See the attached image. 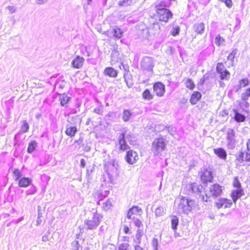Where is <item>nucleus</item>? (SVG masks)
<instances>
[{"label":"nucleus","instance_id":"obj_1","mask_svg":"<svg viewBox=\"0 0 250 250\" xmlns=\"http://www.w3.org/2000/svg\"><path fill=\"white\" fill-rule=\"evenodd\" d=\"M164 0H161L155 4V13L153 17H155L159 22L167 23L169 20L173 18V13L170 9L167 8Z\"/></svg>","mask_w":250,"mask_h":250},{"label":"nucleus","instance_id":"obj_2","mask_svg":"<svg viewBox=\"0 0 250 250\" xmlns=\"http://www.w3.org/2000/svg\"><path fill=\"white\" fill-rule=\"evenodd\" d=\"M231 185L233 188L236 189L231 190L230 197L233 202L236 203L238 199L245 195V192L242 188L240 179L238 176H235L233 178Z\"/></svg>","mask_w":250,"mask_h":250},{"label":"nucleus","instance_id":"obj_3","mask_svg":"<svg viewBox=\"0 0 250 250\" xmlns=\"http://www.w3.org/2000/svg\"><path fill=\"white\" fill-rule=\"evenodd\" d=\"M197 204L194 200L188 199L186 197L182 196L179 201L178 208L183 213L188 214L196 207Z\"/></svg>","mask_w":250,"mask_h":250},{"label":"nucleus","instance_id":"obj_4","mask_svg":"<svg viewBox=\"0 0 250 250\" xmlns=\"http://www.w3.org/2000/svg\"><path fill=\"white\" fill-rule=\"evenodd\" d=\"M167 142L168 141L162 136L155 138L151 145V150L154 155H157L164 151L166 148Z\"/></svg>","mask_w":250,"mask_h":250},{"label":"nucleus","instance_id":"obj_5","mask_svg":"<svg viewBox=\"0 0 250 250\" xmlns=\"http://www.w3.org/2000/svg\"><path fill=\"white\" fill-rule=\"evenodd\" d=\"M224 189V187L218 184L215 183L212 185L208 191L206 193L205 201H207L210 198H216L220 196L222 194Z\"/></svg>","mask_w":250,"mask_h":250},{"label":"nucleus","instance_id":"obj_6","mask_svg":"<svg viewBox=\"0 0 250 250\" xmlns=\"http://www.w3.org/2000/svg\"><path fill=\"white\" fill-rule=\"evenodd\" d=\"M235 161L243 166H250V153L246 151H240L236 156Z\"/></svg>","mask_w":250,"mask_h":250},{"label":"nucleus","instance_id":"obj_7","mask_svg":"<svg viewBox=\"0 0 250 250\" xmlns=\"http://www.w3.org/2000/svg\"><path fill=\"white\" fill-rule=\"evenodd\" d=\"M216 72L219 75V77L221 80H229L230 76V73L226 69L223 62H218L217 63Z\"/></svg>","mask_w":250,"mask_h":250},{"label":"nucleus","instance_id":"obj_8","mask_svg":"<svg viewBox=\"0 0 250 250\" xmlns=\"http://www.w3.org/2000/svg\"><path fill=\"white\" fill-rule=\"evenodd\" d=\"M102 216L97 214L95 213L91 220L86 221L85 224L87 225L88 229H93L97 228L101 222Z\"/></svg>","mask_w":250,"mask_h":250},{"label":"nucleus","instance_id":"obj_9","mask_svg":"<svg viewBox=\"0 0 250 250\" xmlns=\"http://www.w3.org/2000/svg\"><path fill=\"white\" fill-rule=\"evenodd\" d=\"M139 159L137 152L133 150L130 149L126 152L125 160L130 165H133L137 163Z\"/></svg>","mask_w":250,"mask_h":250},{"label":"nucleus","instance_id":"obj_10","mask_svg":"<svg viewBox=\"0 0 250 250\" xmlns=\"http://www.w3.org/2000/svg\"><path fill=\"white\" fill-rule=\"evenodd\" d=\"M200 178L204 183H211L213 180L212 171L206 168L200 172Z\"/></svg>","mask_w":250,"mask_h":250},{"label":"nucleus","instance_id":"obj_11","mask_svg":"<svg viewBox=\"0 0 250 250\" xmlns=\"http://www.w3.org/2000/svg\"><path fill=\"white\" fill-rule=\"evenodd\" d=\"M153 90L155 95L157 97H163L165 93V86L161 82H155L153 84Z\"/></svg>","mask_w":250,"mask_h":250},{"label":"nucleus","instance_id":"obj_12","mask_svg":"<svg viewBox=\"0 0 250 250\" xmlns=\"http://www.w3.org/2000/svg\"><path fill=\"white\" fill-rule=\"evenodd\" d=\"M215 205L218 209L230 208L232 205V201L226 198H221L215 202Z\"/></svg>","mask_w":250,"mask_h":250},{"label":"nucleus","instance_id":"obj_13","mask_svg":"<svg viewBox=\"0 0 250 250\" xmlns=\"http://www.w3.org/2000/svg\"><path fill=\"white\" fill-rule=\"evenodd\" d=\"M126 132H122L120 134L118 139L119 149L121 151H125L129 148V146L125 141Z\"/></svg>","mask_w":250,"mask_h":250},{"label":"nucleus","instance_id":"obj_14","mask_svg":"<svg viewBox=\"0 0 250 250\" xmlns=\"http://www.w3.org/2000/svg\"><path fill=\"white\" fill-rule=\"evenodd\" d=\"M142 209L138 206H134L127 211L126 217L128 219H134L138 215H140Z\"/></svg>","mask_w":250,"mask_h":250},{"label":"nucleus","instance_id":"obj_15","mask_svg":"<svg viewBox=\"0 0 250 250\" xmlns=\"http://www.w3.org/2000/svg\"><path fill=\"white\" fill-rule=\"evenodd\" d=\"M84 62V59L80 56H77L72 62V65L73 67L79 69L82 67Z\"/></svg>","mask_w":250,"mask_h":250},{"label":"nucleus","instance_id":"obj_16","mask_svg":"<svg viewBox=\"0 0 250 250\" xmlns=\"http://www.w3.org/2000/svg\"><path fill=\"white\" fill-rule=\"evenodd\" d=\"M104 75L111 78H116L118 76V71L112 67H106L104 70Z\"/></svg>","mask_w":250,"mask_h":250},{"label":"nucleus","instance_id":"obj_17","mask_svg":"<svg viewBox=\"0 0 250 250\" xmlns=\"http://www.w3.org/2000/svg\"><path fill=\"white\" fill-rule=\"evenodd\" d=\"M59 100L62 106L67 107L71 100V97L68 96L66 94L63 93L60 95Z\"/></svg>","mask_w":250,"mask_h":250},{"label":"nucleus","instance_id":"obj_18","mask_svg":"<svg viewBox=\"0 0 250 250\" xmlns=\"http://www.w3.org/2000/svg\"><path fill=\"white\" fill-rule=\"evenodd\" d=\"M202 94L200 92L195 91H194L190 96L189 101L191 104H196L201 99Z\"/></svg>","mask_w":250,"mask_h":250},{"label":"nucleus","instance_id":"obj_19","mask_svg":"<svg viewBox=\"0 0 250 250\" xmlns=\"http://www.w3.org/2000/svg\"><path fill=\"white\" fill-rule=\"evenodd\" d=\"M143 66L147 70H152L154 64L150 57H146L142 62Z\"/></svg>","mask_w":250,"mask_h":250},{"label":"nucleus","instance_id":"obj_20","mask_svg":"<svg viewBox=\"0 0 250 250\" xmlns=\"http://www.w3.org/2000/svg\"><path fill=\"white\" fill-rule=\"evenodd\" d=\"M214 153L221 159L226 160L227 154L226 150L221 147L216 148L213 149Z\"/></svg>","mask_w":250,"mask_h":250},{"label":"nucleus","instance_id":"obj_21","mask_svg":"<svg viewBox=\"0 0 250 250\" xmlns=\"http://www.w3.org/2000/svg\"><path fill=\"white\" fill-rule=\"evenodd\" d=\"M112 33L115 38L119 39L123 37L124 31L121 28L115 26L112 30Z\"/></svg>","mask_w":250,"mask_h":250},{"label":"nucleus","instance_id":"obj_22","mask_svg":"<svg viewBox=\"0 0 250 250\" xmlns=\"http://www.w3.org/2000/svg\"><path fill=\"white\" fill-rule=\"evenodd\" d=\"M32 180L28 177L21 178L18 181V185L21 188H26L31 184Z\"/></svg>","mask_w":250,"mask_h":250},{"label":"nucleus","instance_id":"obj_23","mask_svg":"<svg viewBox=\"0 0 250 250\" xmlns=\"http://www.w3.org/2000/svg\"><path fill=\"white\" fill-rule=\"evenodd\" d=\"M205 29V23L203 22H198L193 25L194 31L198 34H202Z\"/></svg>","mask_w":250,"mask_h":250},{"label":"nucleus","instance_id":"obj_24","mask_svg":"<svg viewBox=\"0 0 250 250\" xmlns=\"http://www.w3.org/2000/svg\"><path fill=\"white\" fill-rule=\"evenodd\" d=\"M77 132V128L75 126H68L66 128L65 133L66 135L73 137L76 135Z\"/></svg>","mask_w":250,"mask_h":250},{"label":"nucleus","instance_id":"obj_25","mask_svg":"<svg viewBox=\"0 0 250 250\" xmlns=\"http://www.w3.org/2000/svg\"><path fill=\"white\" fill-rule=\"evenodd\" d=\"M137 0H120L118 2L120 7L130 6L137 2Z\"/></svg>","mask_w":250,"mask_h":250},{"label":"nucleus","instance_id":"obj_26","mask_svg":"<svg viewBox=\"0 0 250 250\" xmlns=\"http://www.w3.org/2000/svg\"><path fill=\"white\" fill-rule=\"evenodd\" d=\"M202 186L196 183H193L190 184V190L194 193H201L202 189Z\"/></svg>","mask_w":250,"mask_h":250},{"label":"nucleus","instance_id":"obj_27","mask_svg":"<svg viewBox=\"0 0 250 250\" xmlns=\"http://www.w3.org/2000/svg\"><path fill=\"white\" fill-rule=\"evenodd\" d=\"M185 85L188 89L193 90L195 87V84L193 81L190 78H187L185 80Z\"/></svg>","mask_w":250,"mask_h":250},{"label":"nucleus","instance_id":"obj_28","mask_svg":"<svg viewBox=\"0 0 250 250\" xmlns=\"http://www.w3.org/2000/svg\"><path fill=\"white\" fill-rule=\"evenodd\" d=\"M143 98L145 100H151L153 99L154 96L148 89H146L142 94Z\"/></svg>","mask_w":250,"mask_h":250},{"label":"nucleus","instance_id":"obj_29","mask_svg":"<svg viewBox=\"0 0 250 250\" xmlns=\"http://www.w3.org/2000/svg\"><path fill=\"white\" fill-rule=\"evenodd\" d=\"M29 129V125L27 121L23 120L21 121V125L20 126V131L21 133L27 132Z\"/></svg>","mask_w":250,"mask_h":250},{"label":"nucleus","instance_id":"obj_30","mask_svg":"<svg viewBox=\"0 0 250 250\" xmlns=\"http://www.w3.org/2000/svg\"><path fill=\"white\" fill-rule=\"evenodd\" d=\"M37 146V143L36 141H31L28 144V146L27 147V152L29 153H31L32 152H33L35 150Z\"/></svg>","mask_w":250,"mask_h":250},{"label":"nucleus","instance_id":"obj_31","mask_svg":"<svg viewBox=\"0 0 250 250\" xmlns=\"http://www.w3.org/2000/svg\"><path fill=\"white\" fill-rule=\"evenodd\" d=\"M235 115L234 117V119L237 122H243L245 121L246 118L245 116L239 113H238L237 110H234Z\"/></svg>","mask_w":250,"mask_h":250},{"label":"nucleus","instance_id":"obj_32","mask_svg":"<svg viewBox=\"0 0 250 250\" xmlns=\"http://www.w3.org/2000/svg\"><path fill=\"white\" fill-rule=\"evenodd\" d=\"M225 42V39L221 36L220 35H218L215 39V43L218 47L223 45Z\"/></svg>","mask_w":250,"mask_h":250},{"label":"nucleus","instance_id":"obj_33","mask_svg":"<svg viewBox=\"0 0 250 250\" xmlns=\"http://www.w3.org/2000/svg\"><path fill=\"white\" fill-rule=\"evenodd\" d=\"M237 52V49H233L227 56V60L230 61L232 63L234 62V59L236 56Z\"/></svg>","mask_w":250,"mask_h":250},{"label":"nucleus","instance_id":"obj_34","mask_svg":"<svg viewBox=\"0 0 250 250\" xmlns=\"http://www.w3.org/2000/svg\"><path fill=\"white\" fill-rule=\"evenodd\" d=\"M171 224L172 229L176 230L177 228V226L179 224L178 217L176 215H172L171 216Z\"/></svg>","mask_w":250,"mask_h":250},{"label":"nucleus","instance_id":"obj_35","mask_svg":"<svg viewBox=\"0 0 250 250\" xmlns=\"http://www.w3.org/2000/svg\"><path fill=\"white\" fill-rule=\"evenodd\" d=\"M131 115L132 114L130 110L127 109L124 110L123 113V120L125 122L128 121L130 119Z\"/></svg>","mask_w":250,"mask_h":250},{"label":"nucleus","instance_id":"obj_36","mask_svg":"<svg viewBox=\"0 0 250 250\" xmlns=\"http://www.w3.org/2000/svg\"><path fill=\"white\" fill-rule=\"evenodd\" d=\"M250 83V81L248 78H245L242 79L239 81L238 87L240 89L242 87H245L249 85Z\"/></svg>","mask_w":250,"mask_h":250},{"label":"nucleus","instance_id":"obj_37","mask_svg":"<svg viewBox=\"0 0 250 250\" xmlns=\"http://www.w3.org/2000/svg\"><path fill=\"white\" fill-rule=\"evenodd\" d=\"M12 173L15 181H18L21 176V171L18 168H15L13 170Z\"/></svg>","mask_w":250,"mask_h":250},{"label":"nucleus","instance_id":"obj_38","mask_svg":"<svg viewBox=\"0 0 250 250\" xmlns=\"http://www.w3.org/2000/svg\"><path fill=\"white\" fill-rule=\"evenodd\" d=\"M250 97V87L246 89L241 94V100L243 101H246Z\"/></svg>","mask_w":250,"mask_h":250},{"label":"nucleus","instance_id":"obj_39","mask_svg":"<svg viewBox=\"0 0 250 250\" xmlns=\"http://www.w3.org/2000/svg\"><path fill=\"white\" fill-rule=\"evenodd\" d=\"M128 243H122L118 247V250H128L129 247Z\"/></svg>","mask_w":250,"mask_h":250},{"label":"nucleus","instance_id":"obj_40","mask_svg":"<svg viewBox=\"0 0 250 250\" xmlns=\"http://www.w3.org/2000/svg\"><path fill=\"white\" fill-rule=\"evenodd\" d=\"M179 31H180L179 27H178V26L175 27L171 30V34L173 36H176L179 34Z\"/></svg>","mask_w":250,"mask_h":250},{"label":"nucleus","instance_id":"obj_41","mask_svg":"<svg viewBox=\"0 0 250 250\" xmlns=\"http://www.w3.org/2000/svg\"><path fill=\"white\" fill-rule=\"evenodd\" d=\"M223 2H224L226 6L229 8H231L233 5V2L231 0H225Z\"/></svg>","mask_w":250,"mask_h":250},{"label":"nucleus","instance_id":"obj_42","mask_svg":"<svg viewBox=\"0 0 250 250\" xmlns=\"http://www.w3.org/2000/svg\"><path fill=\"white\" fill-rule=\"evenodd\" d=\"M142 236V232H141V231L139 229H138L137 231V234H136V238L137 239V243H140L141 238Z\"/></svg>","mask_w":250,"mask_h":250},{"label":"nucleus","instance_id":"obj_43","mask_svg":"<svg viewBox=\"0 0 250 250\" xmlns=\"http://www.w3.org/2000/svg\"><path fill=\"white\" fill-rule=\"evenodd\" d=\"M75 143H77L80 146H83L84 145L83 144V138L80 137L78 140L75 141Z\"/></svg>","mask_w":250,"mask_h":250},{"label":"nucleus","instance_id":"obj_44","mask_svg":"<svg viewBox=\"0 0 250 250\" xmlns=\"http://www.w3.org/2000/svg\"><path fill=\"white\" fill-rule=\"evenodd\" d=\"M134 225L138 228L143 226L142 222L139 219H136L135 220Z\"/></svg>","mask_w":250,"mask_h":250},{"label":"nucleus","instance_id":"obj_45","mask_svg":"<svg viewBox=\"0 0 250 250\" xmlns=\"http://www.w3.org/2000/svg\"><path fill=\"white\" fill-rule=\"evenodd\" d=\"M123 231L125 234L131 233V231L129 227L127 226H125L123 228Z\"/></svg>","mask_w":250,"mask_h":250},{"label":"nucleus","instance_id":"obj_46","mask_svg":"<svg viewBox=\"0 0 250 250\" xmlns=\"http://www.w3.org/2000/svg\"><path fill=\"white\" fill-rule=\"evenodd\" d=\"M94 112L98 114H100V115H101L102 114V109L99 108V107H97V108H96L94 109Z\"/></svg>","mask_w":250,"mask_h":250},{"label":"nucleus","instance_id":"obj_47","mask_svg":"<svg viewBox=\"0 0 250 250\" xmlns=\"http://www.w3.org/2000/svg\"><path fill=\"white\" fill-rule=\"evenodd\" d=\"M246 146L247 150L250 152V139L248 140Z\"/></svg>","mask_w":250,"mask_h":250},{"label":"nucleus","instance_id":"obj_48","mask_svg":"<svg viewBox=\"0 0 250 250\" xmlns=\"http://www.w3.org/2000/svg\"><path fill=\"white\" fill-rule=\"evenodd\" d=\"M81 166L83 167H84L85 166V160L83 159L81 160Z\"/></svg>","mask_w":250,"mask_h":250},{"label":"nucleus","instance_id":"obj_49","mask_svg":"<svg viewBox=\"0 0 250 250\" xmlns=\"http://www.w3.org/2000/svg\"><path fill=\"white\" fill-rule=\"evenodd\" d=\"M152 24L153 26L155 25H157L158 26V30H160L161 27H160V26L158 22H154L152 23Z\"/></svg>","mask_w":250,"mask_h":250},{"label":"nucleus","instance_id":"obj_50","mask_svg":"<svg viewBox=\"0 0 250 250\" xmlns=\"http://www.w3.org/2000/svg\"><path fill=\"white\" fill-rule=\"evenodd\" d=\"M135 250H143V248L139 245H136L134 247Z\"/></svg>","mask_w":250,"mask_h":250},{"label":"nucleus","instance_id":"obj_51","mask_svg":"<svg viewBox=\"0 0 250 250\" xmlns=\"http://www.w3.org/2000/svg\"><path fill=\"white\" fill-rule=\"evenodd\" d=\"M92 0H87V4H90L91 3V2Z\"/></svg>","mask_w":250,"mask_h":250},{"label":"nucleus","instance_id":"obj_52","mask_svg":"<svg viewBox=\"0 0 250 250\" xmlns=\"http://www.w3.org/2000/svg\"><path fill=\"white\" fill-rule=\"evenodd\" d=\"M113 53H117V54H118V52L117 50H114L113 51Z\"/></svg>","mask_w":250,"mask_h":250},{"label":"nucleus","instance_id":"obj_53","mask_svg":"<svg viewBox=\"0 0 250 250\" xmlns=\"http://www.w3.org/2000/svg\"><path fill=\"white\" fill-rule=\"evenodd\" d=\"M158 211V210H156V214L157 215H158V213H157V211Z\"/></svg>","mask_w":250,"mask_h":250}]
</instances>
